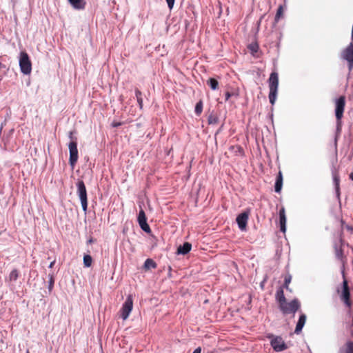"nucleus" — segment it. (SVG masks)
I'll list each match as a JSON object with an SVG mask.
<instances>
[{"instance_id":"f257e3e1","label":"nucleus","mask_w":353,"mask_h":353,"mask_svg":"<svg viewBox=\"0 0 353 353\" xmlns=\"http://www.w3.org/2000/svg\"><path fill=\"white\" fill-rule=\"evenodd\" d=\"M335 117L336 119L337 130H341L342 126V118L345 108V97L342 95L334 100Z\"/></svg>"},{"instance_id":"f03ea898","label":"nucleus","mask_w":353,"mask_h":353,"mask_svg":"<svg viewBox=\"0 0 353 353\" xmlns=\"http://www.w3.org/2000/svg\"><path fill=\"white\" fill-rule=\"evenodd\" d=\"M270 88L269 100L272 105H274L277 96L279 86V74L276 72H272L268 79Z\"/></svg>"},{"instance_id":"7ed1b4c3","label":"nucleus","mask_w":353,"mask_h":353,"mask_svg":"<svg viewBox=\"0 0 353 353\" xmlns=\"http://www.w3.org/2000/svg\"><path fill=\"white\" fill-rule=\"evenodd\" d=\"M281 312L284 314H294L300 309L301 303L297 299H294L290 302L285 301L283 303H281L279 306Z\"/></svg>"},{"instance_id":"20e7f679","label":"nucleus","mask_w":353,"mask_h":353,"mask_svg":"<svg viewBox=\"0 0 353 353\" xmlns=\"http://www.w3.org/2000/svg\"><path fill=\"white\" fill-rule=\"evenodd\" d=\"M343 286L342 290L340 292V299L342 302L345 304V305L350 309L352 305V302L350 299V290L348 285V282L347 279L345 278L344 272L343 271Z\"/></svg>"},{"instance_id":"39448f33","label":"nucleus","mask_w":353,"mask_h":353,"mask_svg":"<svg viewBox=\"0 0 353 353\" xmlns=\"http://www.w3.org/2000/svg\"><path fill=\"white\" fill-rule=\"evenodd\" d=\"M19 67L24 74H30L32 72V62L26 51H21L19 56Z\"/></svg>"},{"instance_id":"423d86ee","label":"nucleus","mask_w":353,"mask_h":353,"mask_svg":"<svg viewBox=\"0 0 353 353\" xmlns=\"http://www.w3.org/2000/svg\"><path fill=\"white\" fill-rule=\"evenodd\" d=\"M77 194L81 200L83 210L86 212L88 210L87 191L83 181H79L77 183Z\"/></svg>"},{"instance_id":"0eeeda50","label":"nucleus","mask_w":353,"mask_h":353,"mask_svg":"<svg viewBox=\"0 0 353 353\" xmlns=\"http://www.w3.org/2000/svg\"><path fill=\"white\" fill-rule=\"evenodd\" d=\"M340 56L347 61L348 70L351 71L353 69V46L348 45L341 51Z\"/></svg>"},{"instance_id":"6e6552de","label":"nucleus","mask_w":353,"mask_h":353,"mask_svg":"<svg viewBox=\"0 0 353 353\" xmlns=\"http://www.w3.org/2000/svg\"><path fill=\"white\" fill-rule=\"evenodd\" d=\"M132 308L133 299L132 295L130 294L127 296L125 301L124 302L120 310L121 317L123 320H126L128 318L130 312H132Z\"/></svg>"},{"instance_id":"1a4fd4ad","label":"nucleus","mask_w":353,"mask_h":353,"mask_svg":"<svg viewBox=\"0 0 353 353\" xmlns=\"http://www.w3.org/2000/svg\"><path fill=\"white\" fill-rule=\"evenodd\" d=\"M268 338L271 339L270 344L274 351L281 352L288 348L285 341L281 336H274L273 334H270Z\"/></svg>"},{"instance_id":"9d476101","label":"nucleus","mask_w":353,"mask_h":353,"mask_svg":"<svg viewBox=\"0 0 353 353\" xmlns=\"http://www.w3.org/2000/svg\"><path fill=\"white\" fill-rule=\"evenodd\" d=\"M70 158L69 163L72 167H74L78 161V149L77 141H72L68 145Z\"/></svg>"},{"instance_id":"9b49d317","label":"nucleus","mask_w":353,"mask_h":353,"mask_svg":"<svg viewBox=\"0 0 353 353\" xmlns=\"http://www.w3.org/2000/svg\"><path fill=\"white\" fill-rule=\"evenodd\" d=\"M138 222L141 228L145 232H150L151 230L149 225L147 223V218L143 210H141L138 216Z\"/></svg>"},{"instance_id":"f8f14e48","label":"nucleus","mask_w":353,"mask_h":353,"mask_svg":"<svg viewBox=\"0 0 353 353\" xmlns=\"http://www.w3.org/2000/svg\"><path fill=\"white\" fill-rule=\"evenodd\" d=\"M249 218V212H244L239 214L236 217V223L239 225V228L241 230H245L247 226L248 221Z\"/></svg>"},{"instance_id":"ddd939ff","label":"nucleus","mask_w":353,"mask_h":353,"mask_svg":"<svg viewBox=\"0 0 353 353\" xmlns=\"http://www.w3.org/2000/svg\"><path fill=\"white\" fill-rule=\"evenodd\" d=\"M334 253L336 258L342 263L343 266H344L346 262V258L344 256L343 250L342 248L341 244L340 245H335Z\"/></svg>"},{"instance_id":"4468645a","label":"nucleus","mask_w":353,"mask_h":353,"mask_svg":"<svg viewBox=\"0 0 353 353\" xmlns=\"http://www.w3.org/2000/svg\"><path fill=\"white\" fill-rule=\"evenodd\" d=\"M306 319H307V316L305 314H301L300 315L299 321H298L296 327H295V330H294V332L296 334H299L301 332V330L306 322Z\"/></svg>"},{"instance_id":"2eb2a0df","label":"nucleus","mask_w":353,"mask_h":353,"mask_svg":"<svg viewBox=\"0 0 353 353\" xmlns=\"http://www.w3.org/2000/svg\"><path fill=\"white\" fill-rule=\"evenodd\" d=\"M73 8L76 10H83L86 2L85 0H68Z\"/></svg>"},{"instance_id":"dca6fc26","label":"nucleus","mask_w":353,"mask_h":353,"mask_svg":"<svg viewBox=\"0 0 353 353\" xmlns=\"http://www.w3.org/2000/svg\"><path fill=\"white\" fill-rule=\"evenodd\" d=\"M279 223L281 230L283 232H285L286 216L284 208H282L279 211Z\"/></svg>"},{"instance_id":"f3484780","label":"nucleus","mask_w":353,"mask_h":353,"mask_svg":"<svg viewBox=\"0 0 353 353\" xmlns=\"http://www.w3.org/2000/svg\"><path fill=\"white\" fill-rule=\"evenodd\" d=\"M283 186V174L281 171H279L276 179L274 185V190L276 192L279 193Z\"/></svg>"},{"instance_id":"a211bd4d","label":"nucleus","mask_w":353,"mask_h":353,"mask_svg":"<svg viewBox=\"0 0 353 353\" xmlns=\"http://www.w3.org/2000/svg\"><path fill=\"white\" fill-rule=\"evenodd\" d=\"M191 248H192L191 243H190L188 242H185L182 245H180L177 248V253L181 254H186L191 250Z\"/></svg>"},{"instance_id":"6ab92c4d","label":"nucleus","mask_w":353,"mask_h":353,"mask_svg":"<svg viewBox=\"0 0 353 353\" xmlns=\"http://www.w3.org/2000/svg\"><path fill=\"white\" fill-rule=\"evenodd\" d=\"M275 299L279 303V306L280 305L281 303L286 301L283 287H280L277 290L276 293L275 294Z\"/></svg>"},{"instance_id":"aec40b11","label":"nucleus","mask_w":353,"mask_h":353,"mask_svg":"<svg viewBox=\"0 0 353 353\" xmlns=\"http://www.w3.org/2000/svg\"><path fill=\"white\" fill-rule=\"evenodd\" d=\"M157 265L156 262L152 259H148L145 260L143 268L145 270H148L151 268L155 269Z\"/></svg>"},{"instance_id":"412c9836","label":"nucleus","mask_w":353,"mask_h":353,"mask_svg":"<svg viewBox=\"0 0 353 353\" xmlns=\"http://www.w3.org/2000/svg\"><path fill=\"white\" fill-rule=\"evenodd\" d=\"M332 174H333L334 183L335 188H336V193L338 194H339V191H340V187H339L340 177H339V173H338L337 171H334Z\"/></svg>"},{"instance_id":"4be33fe9","label":"nucleus","mask_w":353,"mask_h":353,"mask_svg":"<svg viewBox=\"0 0 353 353\" xmlns=\"http://www.w3.org/2000/svg\"><path fill=\"white\" fill-rule=\"evenodd\" d=\"M135 96H136L137 101L139 104V108L141 110H142L143 107V97H142V92L137 88L135 89Z\"/></svg>"},{"instance_id":"5701e85b","label":"nucleus","mask_w":353,"mask_h":353,"mask_svg":"<svg viewBox=\"0 0 353 353\" xmlns=\"http://www.w3.org/2000/svg\"><path fill=\"white\" fill-rule=\"evenodd\" d=\"M208 85L211 88L212 90H216L219 88V82L214 78H210L207 81Z\"/></svg>"},{"instance_id":"b1692460","label":"nucleus","mask_w":353,"mask_h":353,"mask_svg":"<svg viewBox=\"0 0 353 353\" xmlns=\"http://www.w3.org/2000/svg\"><path fill=\"white\" fill-rule=\"evenodd\" d=\"M19 276V272L14 269L11 271V272L9 274V281H16Z\"/></svg>"},{"instance_id":"393cba45","label":"nucleus","mask_w":353,"mask_h":353,"mask_svg":"<svg viewBox=\"0 0 353 353\" xmlns=\"http://www.w3.org/2000/svg\"><path fill=\"white\" fill-rule=\"evenodd\" d=\"M283 6H279L278 9H277V11H276V15H275V18H274V21L275 23H277L279 19L283 17Z\"/></svg>"},{"instance_id":"a878e982","label":"nucleus","mask_w":353,"mask_h":353,"mask_svg":"<svg viewBox=\"0 0 353 353\" xmlns=\"http://www.w3.org/2000/svg\"><path fill=\"white\" fill-rule=\"evenodd\" d=\"M92 259L89 254H85L83 256V264L85 267L89 268L92 265Z\"/></svg>"},{"instance_id":"bb28decb","label":"nucleus","mask_w":353,"mask_h":353,"mask_svg":"<svg viewBox=\"0 0 353 353\" xmlns=\"http://www.w3.org/2000/svg\"><path fill=\"white\" fill-rule=\"evenodd\" d=\"M208 122L210 125L211 124H217L219 122V118L216 114H211L208 119Z\"/></svg>"},{"instance_id":"cd10ccee","label":"nucleus","mask_w":353,"mask_h":353,"mask_svg":"<svg viewBox=\"0 0 353 353\" xmlns=\"http://www.w3.org/2000/svg\"><path fill=\"white\" fill-rule=\"evenodd\" d=\"M343 353H353V341H347Z\"/></svg>"},{"instance_id":"c85d7f7f","label":"nucleus","mask_w":353,"mask_h":353,"mask_svg":"<svg viewBox=\"0 0 353 353\" xmlns=\"http://www.w3.org/2000/svg\"><path fill=\"white\" fill-rule=\"evenodd\" d=\"M203 110V102L202 101H199L198 103H196L195 106V113L197 115H200Z\"/></svg>"},{"instance_id":"c756f323","label":"nucleus","mask_w":353,"mask_h":353,"mask_svg":"<svg viewBox=\"0 0 353 353\" xmlns=\"http://www.w3.org/2000/svg\"><path fill=\"white\" fill-rule=\"evenodd\" d=\"M230 150H234V152L239 153L240 155L243 154V150L240 145H233L230 147Z\"/></svg>"},{"instance_id":"7c9ffc66","label":"nucleus","mask_w":353,"mask_h":353,"mask_svg":"<svg viewBox=\"0 0 353 353\" xmlns=\"http://www.w3.org/2000/svg\"><path fill=\"white\" fill-rule=\"evenodd\" d=\"M341 223L343 229H346L351 234L353 233V226L345 224L343 220L341 221Z\"/></svg>"},{"instance_id":"2f4dec72","label":"nucleus","mask_w":353,"mask_h":353,"mask_svg":"<svg viewBox=\"0 0 353 353\" xmlns=\"http://www.w3.org/2000/svg\"><path fill=\"white\" fill-rule=\"evenodd\" d=\"M290 282H291V276H285L283 287L285 288L286 289H288V285Z\"/></svg>"},{"instance_id":"473e14b6","label":"nucleus","mask_w":353,"mask_h":353,"mask_svg":"<svg viewBox=\"0 0 353 353\" xmlns=\"http://www.w3.org/2000/svg\"><path fill=\"white\" fill-rule=\"evenodd\" d=\"M170 10H172L174 5L175 0H165Z\"/></svg>"},{"instance_id":"72a5a7b5","label":"nucleus","mask_w":353,"mask_h":353,"mask_svg":"<svg viewBox=\"0 0 353 353\" xmlns=\"http://www.w3.org/2000/svg\"><path fill=\"white\" fill-rule=\"evenodd\" d=\"M54 280L52 276H50L49 281V290H51L53 288Z\"/></svg>"},{"instance_id":"f704fd0d","label":"nucleus","mask_w":353,"mask_h":353,"mask_svg":"<svg viewBox=\"0 0 353 353\" xmlns=\"http://www.w3.org/2000/svg\"><path fill=\"white\" fill-rule=\"evenodd\" d=\"M249 48L253 52H256L258 50V46L257 45H250L249 46Z\"/></svg>"},{"instance_id":"c9c22d12","label":"nucleus","mask_w":353,"mask_h":353,"mask_svg":"<svg viewBox=\"0 0 353 353\" xmlns=\"http://www.w3.org/2000/svg\"><path fill=\"white\" fill-rule=\"evenodd\" d=\"M122 125V123H121V122H116V121H113V122L112 123V126L113 128H117V127H119V126H120V125Z\"/></svg>"},{"instance_id":"e433bc0d","label":"nucleus","mask_w":353,"mask_h":353,"mask_svg":"<svg viewBox=\"0 0 353 353\" xmlns=\"http://www.w3.org/2000/svg\"><path fill=\"white\" fill-rule=\"evenodd\" d=\"M69 138L71 139V141H77V138L73 137V132H70V133H69Z\"/></svg>"},{"instance_id":"4c0bfd02","label":"nucleus","mask_w":353,"mask_h":353,"mask_svg":"<svg viewBox=\"0 0 353 353\" xmlns=\"http://www.w3.org/2000/svg\"><path fill=\"white\" fill-rule=\"evenodd\" d=\"M225 95V101H228L230 98V97L232 95V94L230 93V92H226Z\"/></svg>"},{"instance_id":"58836bf2","label":"nucleus","mask_w":353,"mask_h":353,"mask_svg":"<svg viewBox=\"0 0 353 353\" xmlns=\"http://www.w3.org/2000/svg\"><path fill=\"white\" fill-rule=\"evenodd\" d=\"M201 348L200 347L196 348L193 353H201Z\"/></svg>"},{"instance_id":"ea45409f","label":"nucleus","mask_w":353,"mask_h":353,"mask_svg":"<svg viewBox=\"0 0 353 353\" xmlns=\"http://www.w3.org/2000/svg\"><path fill=\"white\" fill-rule=\"evenodd\" d=\"M54 263H55V260H54L53 261H52V262L50 263V265H49V268H53V266H54Z\"/></svg>"},{"instance_id":"a19ab883","label":"nucleus","mask_w":353,"mask_h":353,"mask_svg":"<svg viewBox=\"0 0 353 353\" xmlns=\"http://www.w3.org/2000/svg\"><path fill=\"white\" fill-rule=\"evenodd\" d=\"M2 68H6L5 65H3L1 62H0V70ZM2 79V76L0 75V81H1Z\"/></svg>"},{"instance_id":"79ce46f5","label":"nucleus","mask_w":353,"mask_h":353,"mask_svg":"<svg viewBox=\"0 0 353 353\" xmlns=\"http://www.w3.org/2000/svg\"><path fill=\"white\" fill-rule=\"evenodd\" d=\"M350 179L353 181V172L350 173Z\"/></svg>"},{"instance_id":"37998d69","label":"nucleus","mask_w":353,"mask_h":353,"mask_svg":"<svg viewBox=\"0 0 353 353\" xmlns=\"http://www.w3.org/2000/svg\"><path fill=\"white\" fill-rule=\"evenodd\" d=\"M92 242V239H90V240L88 241V243H91Z\"/></svg>"},{"instance_id":"c03bdc74","label":"nucleus","mask_w":353,"mask_h":353,"mask_svg":"<svg viewBox=\"0 0 353 353\" xmlns=\"http://www.w3.org/2000/svg\"><path fill=\"white\" fill-rule=\"evenodd\" d=\"M26 353H30V352H29V351H27V352H26Z\"/></svg>"}]
</instances>
